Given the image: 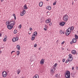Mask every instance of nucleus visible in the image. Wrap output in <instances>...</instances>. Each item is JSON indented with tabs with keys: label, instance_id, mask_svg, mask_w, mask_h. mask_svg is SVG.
<instances>
[{
	"label": "nucleus",
	"instance_id": "obj_1",
	"mask_svg": "<svg viewBox=\"0 0 78 78\" xmlns=\"http://www.w3.org/2000/svg\"><path fill=\"white\" fill-rule=\"evenodd\" d=\"M74 29V27H70L66 30V36H69L71 32V30L73 31Z\"/></svg>",
	"mask_w": 78,
	"mask_h": 78
},
{
	"label": "nucleus",
	"instance_id": "obj_2",
	"mask_svg": "<svg viewBox=\"0 0 78 78\" xmlns=\"http://www.w3.org/2000/svg\"><path fill=\"white\" fill-rule=\"evenodd\" d=\"M66 78H70V73L68 71H67L65 73Z\"/></svg>",
	"mask_w": 78,
	"mask_h": 78
},
{
	"label": "nucleus",
	"instance_id": "obj_3",
	"mask_svg": "<svg viewBox=\"0 0 78 78\" xmlns=\"http://www.w3.org/2000/svg\"><path fill=\"white\" fill-rule=\"evenodd\" d=\"M37 34V31H35L34 33V34L32 35L31 38V40L32 41H34L35 39V37Z\"/></svg>",
	"mask_w": 78,
	"mask_h": 78
},
{
	"label": "nucleus",
	"instance_id": "obj_4",
	"mask_svg": "<svg viewBox=\"0 0 78 78\" xmlns=\"http://www.w3.org/2000/svg\"><path fill=\"white\" fill-rule=\"evenodd\" d=\"M69 19V16L67 15H65L63 17V20L65 21H67Z\"/></svg>",
	"mask_w": 78,
	"mask_h": 78
},
{
	"label": "nucleus",
	"instance_id": "obj_5",
	"mask_svg": "<svg viewBox=\"0 0 78 78\" xmlns=\"http://www.w3.org/2000/svg\"><path fill=\"white\" fill-rule=\"evenodd\" d=\"M55 68L52 67L50 69V71L51 73H55Z\"/></svg>",
	"mask_w": 78,
	"mask_h": 78
},
{
	"label": "nucleus",
	"instance_id": "obj_6",
	"mask_svg": "<svg viewBox=\"0 0 78 78\" xmlns=\"http://www.w3.org/2000/svg\"><path fill=\"white\" fill-rule=\"evenodd\" d=\"M2 76L4 78H5L6 76H7V73L5 71H4L2 72Z\"/></svg>",
	"mask_w": 78,
	"mask_h": 78
},
{
	"label": "nucleus",
	"instance_id": "obj_7",
	"mask_svg": "<svg viewBox=\"0 0 78 78\" xmlns=\"http://www.w3.org/2000/svg\"><path fill=\"white\" fill-rule=\"evenodd\" d=\"M69 57L68 58V60L69 61H72V59H73V58H72V54H69Z\"/></svg>",
	"mask_w": 78,
	"mask_h": 78
},
{
	"label": "nucleus",
	"instance_id": "obj_8",
	"mask_svg": "<svg viewBox=\"0 0 78 78\" xmlns=\"http://www.w3.org/2000/svg\"><path fill=\"white\" fill-rule=\"evenodd\" d=\"M15 23L16 22L14 21H11L10 22V25L13 27L14 25L15 24Z\"/></svg>",
	"mask_w": 78,
	"mask_h": 78
},
{
	"label": "nucleus",
	"instance_id": "obj_9",
	"mask_svg": "<svg viewBox=\"0 0 78 78\" xmlns=\"http://www.w3.org/2000/svg\"><path fill=\"white\" fill-rule=\"evenodd\" d=\"M19 40V38L16 37V38L14 37L12 38V42H16V41H17Z\"/></svg>",
	"mask_w": 78,
	"mask_h": 78
},
{
	"label": "nucleus",
	"instance_id": "obj_10",
	"mask_svg": "<svg viewBox=\"0 0 78 78\" xmlns=\"http://www.w3.org/2000/svg\"><path fill=\"white\" fill-rule=\"evenodd\" d=\"M26 12L25 10H23V11L20 14V16H24V15H25V13Z\"/></svg>",
	"mask_w": 78,
	"mask_h": 78
},
{
	"label": "nucleus",
	"instance_id": "obj_11",
	"mask_svg": "<svg viewBox=\"0 0 78 78\" xmlns=\"http://www.w3.org/2000/svg\"><path fill=\"white\" fill-rule=\"evenodd\" d=\"M50 21H51L50 19H48L45 21V23H50Z\"/></svg>",
	"mask_w": 78,
	"mask_h": 78
},
{
	"label": "nucleus",
	"instance_id": "obj_12",
	"mask_svg": "<svg viewBox=\"0 0 78 78\" xmlns=\"http://www.w3.org/2000/svg\"><path fill=\"white\" fill-rule=\"evenodd\" d=\"M45 62V60H44V59H42L41 61L40 62V64H41V65H43L44 64V62Z\"/></svg>",
	"mask_w": 78,
	"mask_h": 78
},
{
	"label": "nucleus",
	"instance_id": "obj_13",
	"mask_svg": "<svg viewBox=\"0 0 78 78\" xmlns=\"http://www.w3.org/2000/svg\"><path fill=\"white\" fill-rule=\"evenodd\" d=\"M7 27L9 30H11L12 28H13V26H11V25H9L7 26Z\"/></svg>",
	"mask_w": 78,
	"mask_h": 78
},
{
	"label": "nucleus",
	"instance_id": "obj_14",
	"mask_svg": "<svg viewBox=\"0 0 78 78\" xmlns=\"http://www.w3.org/2000/svg\"><path fill=\"white\" fill-rule=\"evenodd\" d=\"M76 50H72V54H73V55H75V54H76Z\"/></svg>",
	"mask_w": 78,
	"mask_h": 78
},
{
	"label": "nucleus",
	"instance_id": "obj_15",
	"mask_svg": "<svg viewBox=\"0 0 78 78\" xmlns=\"http://www.w3.org/2000/svg\"><path fill=\"white\" fill-rule=\"evenodd\" d=\"M66 24V22H61L60 23V25H61V26H64V25H65V24Z\"/></svg>",
	"mask_w": 78,
	"mask_h": 78
},
{
	"label": "nucleus",
	"instance_id": "obj_16",
	"mask_svg": "<svg viewBox=\"0 0 78 78\" xmlns=\"http://www.w3.org/2000/svg\"><path fill=\"white\" fill-rule=\"evenodd\" d=\"M47 9H48V10H51V6H47Z\"/></svg>",
	"mask_w": 78,
	"mask_h": 78
},
{
	"label": "nucleus",
	"instance_id": "obj_17",
	"mask_svg": "<svg viewBox=\"0 0 78 78\" xmlns=\"http://www.w3.org/2000/svg\"><path fill=\"white\" fill-rule=\"evenodd\" d=\"M16 48L17 49H18V50H20V46L19 45H18L16 46Z\"/></svg>",
	"mask_w": 78,
	"mask_h": 78
},
{
	"label": "nucleus",
	"instance_id": "obj_18",
	"mask_svg": "<svg viewBox=\"0 0 78 78\" xmlns=\"http://www.w3.org/2000/svg\"><path fill=\"white\" fill-rule=\"evenodd\" d=\"M6 25L8 26V25H10V22H9V21H7L6 22Z\"/></svg>",
	"mask_w": 78,
	"mask_h": 78
},
{
	"label": "nucleus",
	"instance_id": "obj_19",
	"mask_svg": "<svg viewBox=\"0 0 78 78\" xmlns=\"http://www.w3.org/2000/svg\"><path fill=\"white\" fill-rule=\"evenodd\" d=\"M43 5V2H40L39 4V6H40L41 7Z\"/></svg>",
	"mask_w": 78,
	"mask_h": 78
},
{
	"label": "nucleus",
	"instance_id": "obj_20",
	"mask_svg": "<svg viewBox=\"0 0 78 78\" xmlns=\"http://www.w3.org/2000/svg\"><path fill=\"white\" fill-rule=\"evenodd\" d=\"M7 39V36H5L4 38L3 39L4 42H6V41Z\"/></svg>",
	"mask_w": 78,
	"mask_h": 78
},
{
	"label": "nucleus",
	"instance_id": "obj_21",
	"mask_svg": "<svg viewBox=\"0 0 78 78\" xmlns=\"http://www.w3.org/2000/svg\"><path fill=\"white\" fill-rule=\"evenodd\" d=\"M72 42L73 43H75L76 42V39L74 38L72 40Z\"/></svg>",
	"mask_w": 78,
	"mask_h": 78
},
{
	"label": "nucleus",
	"instance_id": "obj_22",
	"mask_svg": "<svg viewBox=\"0 0 78 78\" xmlns=\"http://www.w3.org/2000/svg\"><path fill=\"white\" fill-rule=\"evenodd\" d=\"M24 9H27L28 8L27 7V6L26 4H25L24 6H23Z\"/></svg>",
	"mask_w": 78,
	"mask_h": 78
},
{
	"label": "nucleus",
	"instance_id": "obj_23",
	"mask_svg": "<svg viewBox=\"0 0 78 78\" xmlns=\"http://www.w3.org/2000/svg\"><path fill=\"white\" fill-rule=\"evenodd\" d=\"M33 78H39V75H36Z\"/></svg>",
	"mask_w": 78,
	"mask_h": 78
},
{
	"label": "nucleus",
	"instance_id": "obj_24",
	"mask_svg": "<svg viewBox=\"0 0 78 78\" xmlns=\"http://www.w3.org/2000/svg\"><path fill=\"white\" fill-rule=\"evenodd\" d=\"M17 74L19 75L20 73V69H18L17 70Z\"/></svg>",
	"mask_w": 78,
	"mask_h": 78
},
{
	"label": "nucleus",
	"instance_id": "obj_25",
	"mask_svg": "<svg viewBox=\"0 0 78 78\" xmlns=\"http://www.w3.org/2000/svg\"><path fill=\"white\" fill-rule=\"evenodd\" d=\"M16 53L17 54V56H19V55H20V51H18L16 52Z\"/></svg>",
	"mask_w": 78,
	"mask_h": 78
},
{
	"label": "nucleus",
	"instance_id": "obj_26",
	"mask_svg": "<svg viewBox=\"0 0 78 78\" xmlns=\"http://www.w3.org/2000/svg\"><path fill=\"white\" fill-rule=\"evenodd\" d=\"M56 66H57V63H56L54 65V67H54V68H55H55L56 67Z\"/></svg>",
	"mask_w": 78,
	"mask_h": 78
},
{
	"label": "nucleus",
	"instance_id": "obj_27",
	"mask_svg": "<svg viewBox=\"0 0 78 78\" xmlns=\"http://www.w3.org/2000/svg\"><path fill=\"white\" fill-rule=\"evenodd\" d=\"M17 33V30H14V34H16Z\"/></svg>",
	"mask_w": 78,
	"mask_h": 78
},
{
	"label": "nucleus",
	"instance_id": "obj_28",
	"mask_svg": "<svg viewBox=\"0 0 78 78\" xmlns=\"http://www.w3.org/2000/svg\"><path fill=\"white\" fill-rule=\"evenodd\" d=\"M13 16H14V17L15 20H16V15H15V14H13Z\"/></svg>",
	"mask_w": 78,
	"mask_h": 78
},
{
	"label": "nucleus",
	"instance_id": "obj_29",
	"mask_svg": "<svg viewBox=\"0 0 78 78\" xmlns=\"http://www.w3.org/2000/svg\"><path fill=\"white\" fill-rule=\"evenodd\" d=\"M48 24L49 26H51V25H52V23L50 22V23H48Z\"/></svg>",
	"mask_w": 78,
	"mask_h": 78
},
{
	"label": "nucleus",
	"instance_id": "obj_30",
	"mask_svg": "<svg viewBox=\"0 0 78 78\" xmlns=\"http://www.w3.org/2000/svg\"><path fill=\"white\" fill-rule=\"evenodd\" d=\"M60 34H62L63 33L64 34V33H63V32H62V30H60Z\"/></svg>",
	"mask_w": 78,
	"mask_h": 78
},
{
	"label": "nucleus",
	"instance_id": "obj_31",
	"mask_svg": "<svg viewBox=\"0 0 78 78\" xmlns=\"http://www.w3.org/2000/svg\"><path fill=\"white\" fill-rule=\"evenodd\" d=\"M30 61H31V62H33V58H31L30 59Z\"/></svg>",
	"mask_w": 78,
	"mask_h": 78
},
{
	"label": "nucleus",
	"instance_id": "obj_32",
	"mask_svg": "<svg viewBox=\"0 0 78 78\" xmlns=\"http://www.w3.org/2000/svg\"><path fill=\"white\" fill-rule=\"evenodd\" d=\"M19 28H20V29L21 28H22V24H20L19 26Z\"/></svg>",
	"mask_w": 78,
	"mask_h": 78
},
{
	"label": "nucleus",
	"instance_id": "obj_33",
	"mask_svg": "<svg viewBox=\"0 0 78 78\" xmlns=\"http://www.w3.org/2000/svg\"><path fill=\"white\" fill-rule=\"evenodd\" d=\"M75 37L76 39H78V37L76 35H75Z\"/></svg>",
	"mask_w": 78,
	"mask_h": 78
},
{
	"label": "nucleus",
	"instance_id": "obj_34",
	"mask_svg": "<svg viewBox=\"0 0 78 78\" xmlns=\"http://www.w3.org/2000/svg\"><path fill=\"white\" fill-rule=\"evenodd\" d=\"M45 28L47 29L48 28V26H47L46 25H45Z\"/></svg>",
	"mask_w": 78,
	"mask_h": 78
},
{
	"label": "nucleus",
	"instance_id": "obj_35",
	"mask_svg": "<svg viewBox=\"0 0 78 78\" xmlns=\"http://www.w3.org/2000/svg\"><path fill=\"white\" fill-rule=\"evenodd\" d=\"M37 44H34V47H35V48H36L37 47Z\"/></svg>",
	"mask_w": 78,
	"mask_h": 78
},
{
	"label": "nucleus",
	"instance_id": "obj_36",
	"mask_svg": "<svg viewBox=\"0 0 78 78\" xmlns=\"http://www.w3.org/2000/svg\"><path fill=\"white\" fill-rule=\"evenodd\" d=\"M76 70H78V66H76Z\"/></svg>",
	"mask_w": 78,
	"mask_h": 78
},
{
	"label": "nucleus",
	"instance_id": "obj_37",
	"mask_svg": "<svg viewBox=\"0 0 78 78\" xmlns=\"http://www.w3.org/2000/svg\"><path fill=\"white\" fill-rule=\"evenodd\" d=\"M56 3V2H55L53 3V5H55Z\"/></svg>",
	"mask_w": 78,
	"mask_h": 78
},
{
	"label": "nucleus",
	"instance_id": "obj_38",
	"mask_svg": "<svg viewBox=\"0 0 78 78\" xmlns=\"http://www.w3.org/2000/svg\"><path fill=\"white\" fill-rule=\"evenodd\" d=\"M65 43V41H63L62 43V45H63Z\"/></svg>",
	"mask_w": 78,
	"mask_h": 78
},
{
	"label": "nucleus",
	"instance_id": "obj_39",
	"mask_svg": "<svg viewBox=\"0 0 78 78\" xmlns=\"http://www.w3.org/2000/svg\"><path fill=\"white\" fill-rule=\"evenodd\" d=\"M74 68H74V67L73 66L72 68V70H74Z\"/></svg>",
	"mask_w": 78,
	"mask_h": 78
},
{
	"label": "nucleus",
	"instance_id": "obj_40",
	"mask_svg": "<svg viewBox=\"0 0 78 78\" xmlns=\"http://www.w3.org/2000/svg\"><path fill=\"white\" fill-rule=\"evenodd\" d=\"M69 60H68V59H67V60L66 61V62L67 63L69 62Z\"/></svg>",
	"mask_w": 78,
	"mask_h": 78
},
{
	"label": "nucleus",
	"instance_id": "obj_41",
	"mask_svg": "<svg viewBox=\"0 0 78 78\" xmlns=\"http://www.w3.org/2000/svg\"><path fill=\"white\" fill-rule=\"evenodd\" d=\"M14 52H15V51H12L11 52V54H12V53H14Z\"/></svg>",
	"mask_w": 78,
	"mask_h": 78
},
{
	"label": "nucleus",
	"instance_id": "obj_42",
	"mask_svg": "<svg viewBox=\"0 0 78 78\" xmlns=\"http://www.w3.org/2000/svg\"><path fill=\"white\" fill-rule=\"evenodd\" d=\"M47 28H44V30H45V31H47Z\"/></svg>",
	"mask_w": 78,
	"mask_h": 78
},
{
	"label": "nucleus",
	"instance_id": "obj_43",
	"mask_svg": "<svg viewBox=\"0 0 78 78\" xmlns=\"http://www.w3.org/2000/svg\"><path fill=\"white\" fill-rule=\"evenodd\" d=\"M58 76V74H57L56 75H55V77H57Z\"/></svg>",
	"mask_w": 78,
	"mask_h": 78
},
{
	"label": "nucleus",
	"instance_id": "obj_44",
	"mask_svg": "<svg viewBox=\"0 0 78 78\" xmlns=\"http://www.w3.org/2000/svg\"><path fill=\"white\" fill-rule=\"evenodd\" d=\"M33 30V29H32V28H30V30Z\"/></svg>",
	"mask_w": 78,
	"mask_h": 78
},
{
	"label": "nucleus",
	"instance_id": "obj_45",
	"mask_svg": "<svg viewBox=\"0 0 78 78\" xmlns=\"http://www.w3.org/2000/svg\"><path fill=\"white\" fill-rule=\"evenodd\" d=\"M58 42H59L58 40H57V41H56V43H58Z\"/></svg>",
	"mask_w": 78,
	"mask_h": 78
},
{
	"label": "nucleus",
	"instance_id": "obj_46",
	"mask_svg": "<svg viewBox=\"0 0 78 78\" xmlns=\"http://www.w3.org/2000/svg\"><path fill=\"white\" fill-rule=\"evenodd\" d=\"M63 62H65V59H63Z\"/></svg>",
	"mask_w": 78,
	"mask_h": 78
},
{
	"label": "nucleus",
	"instance_id": "obj_47",
	"mask_svg": "<svg viewBox=\"0 0 78 78\" xmlns=\"http://www.w3.org/2000/svg\"><path fill=\"white\" fill-rule=\"evenodd\" d=\"M2 34L0 33V37L2 36Z\"/></svg>",
	"mask_w": 78,
	"mask_h": 78
},
{
	"label": "nucleus",
	"instance_id": "obj_48",
	"mask_svg": "<svg viewBox=\"0 0 78 78\" xmlns=\"http://www.w3.org/2000/svg\"><path fill=\"white\" fill-rule=\"evenodd\" d=\"M4 0H1V2H3Z\"/></svg>",
	"mask_w": 78,
	"mask_h": 78
},
{
	"label": "nucleus",
	"instance_id": "obj_49",
	"mask_svg": "<svg viewBox=\"0 0 78 78\" xmlns=\"http://www.w3.org/2000/svg\"><path fill=\"white\" fill-rule=\"evenodd\" d=\"M2 51H0V53L1 54V53H2Z\"/></svg>",
	"mask_w": 78,
	"mask_h": 78
},
{
	"label": "nucleus",
	"instance_id": "obj_50",
	"mask_svg": "<svg viewBox=\"0 0 78 78\" xmlns=\"http://www.w3.org/2000/svg\"><path fill=\"white\" fill-rule=\"evenodd\" d=\"M49 12L48 11V12H47V14H48V13Z\"/></svg>",
	"mask_w": 78,
	"mask_h": 78
},
{
	"label": "nucleus",
	"instance_id": "obj_51",
	"mask_svg": "<svg viewBox=\"0 0 78 78\" xmlns=\"http://www.w3.org/2000/svg\"><path fill=\"white\" fill-rule=\"evenodd\" d=\"M29 34H31V33H28Z\"/></svg>",
	"mask_w": 78,
	"mask_h": 78
},
{
	"label": "nucleus",
	"instance_id": "obj_52",
	"mask_svg": "<svg viewBox=\"0 0 78 78\" xmlns=\"http://www.w3.org/2000/svg\"><path fill=\"white\" fill-rule=\"evenodd\" d=\"M39 50H41V48H39Z\"/></svg>",
	"mask_w": 78,
	"mask_h": 78
},
{
	"label": "nucleus",
	"instance_id": "obj_53",
	"mask_svg": "<svg viewBox=\"0 0 78 78\" xmlns=\"http://www.w3.org/2000/svg\"><path fill=\"white\" fill-rule=\"evenodd\" d=\"M73 5V3H72V5Z\"/></svg>",
	"mask_w": 78,
	"mask_h": 78
},
{
	"label": "nucleus",
	"instance_id": "obj_54",
	"mask_svg": "<svg viewBox=\"0 0 78 78\" xmlns=\"http://www.w3.org/2000/svg\"><path fill=\"white\" fill-rule=\"evenodd\" d=\"M70 44H72L73 43H72V42H70Z\"/></svg>",
	"mask_w": 78,
	"mask_h": 78
},
{
	"label": "nucleus",
	"instance_id": "obj_55",
	"mask_svg": "<svg viewBox=\"0 0 78 78\" xmlns=\"http://www.w3.org/2000/svg\"><path fill=\"white\" fill-rule=\"evenodd\" d=\"M77 0H74V1H76Z\"/></svg>",
	"mask_w": 78,
	"mask_h": 78
},
{
	"label": "nucleus",
	"instance_id": "obj_56",
	"mask_svg": "<svg viewBox=\"0 0 78 78\" xmlns=\"http://www.w3.org/2000/svg\"><path fill=\"white\" fill-rule=\"evenodd\" d=\"M47 0V1H48V0Z\"/></svg>",
	"mask_w": 78,
	"mask_h": 78
}]
</instances>
